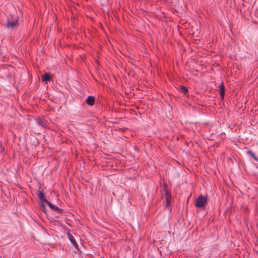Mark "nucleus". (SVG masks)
I'll return each instance as SVG.
<instances>
[{"instance_id":"nucleus-9","label":"nucleus","mask_w":258,"mask_h":258,"mask_svg":"<svg viewBox=\"0 0 258 258\" xmlns=\"http://www.w3.org/2000/svg\"><path fill=\"white\" fill-rule=\"evenodd\" d=\"M220 95L222 98L224 97L225 95V87L223 83H221L220 85Z\"/></svg>"},{"instance_id":"nucleus-8","label":"nucleus","mask_w":258,"mask_h":258,"mask_svg":"<svg viewBox=\"0 0 258 258\" xmlns=\"http://www.w3.org/2000/svg\"><path fill=\"white\" fill-rule=\"evenodd\" d=\"M247 154L251 156L255 161L258 162V157L253 153V152L252 151L248 150L247 152Z\"/></svg>"},{"instance_id":"nucleus-10","label":"nucleus","mask_w":258,"mask_h":258,"mask_svg":"<svg viewBox=\"0 0 258 258\" xmlns=\"http://www.w3.org/2000/svg\"><path fill=\"white\" fill-rule=\"evenodd\" d=\"M36 121H37V122L40 126H42L44 128L46 127V123H45V121H44L43 120H42L40 118H38V119H37Z\"/></svg>"},{"instance_id":"nucleus-7","label":"nucleus","mask_w":258,"mask_h":258,"mask_svg":"<svg viewBox=\"0 0 258 258\" xmlns=\"http://www.w3.org/2000/svg\"><path fill=\"white\" fill-rule=\"evenodd\" d=\"M95 98L93 96H89L86 100V102L87 104L90 106H92L94 104Z\"/></svg>"},{"instance_id":"nucleus-4","label":"nucleus","mask_w":258,"mask_h":258,"mask_svg":"<svg viewBox=\"0 0 258 258\" xmlns=\"http://www.w3.org/2000/svg\"><path fill=\"white\" fill-rule=\"evenodd\" d=\"M12 21H11L9 19L8 20L7 27L9 29L13 28L17 25L18 22V18L17 17L14 16V17H12Z\"/></svg>"},{"instance_id":"nucleus-2","label":"nucleus","mask_w":258,"mask_h":258,"mask_svg":"<svg viewBox=\"0 0 258 258\" xmlns=\"http://www.w3.org/2000/svg\"><path fill=\"white\" fill-rule=\"evenodd\" d=\"M208 198L207 196H201L199 197L196 201V206L197 208H204L207 203Z\"/></svg>"},{"instance_id":"nucleus-1","label":"nucleus","mask_w":258,"mask_h":258,"mask_svg":"<svg viewBox=\"0 0 258 258\" xmlns=\"http://www.w3.org/2000/svg\"><path fill=\"white\" fill-rule=\"evenodd\" d=\"M163 196L165 199V201L164 202V204L166 206H167L171 202V194L169 191L167 185L166 184H163Z\"/></svg>"},{"instance_id":"nucleus-5","label":"nucleus","mask_w":258,"mask_h":258,"mask_svg":"<svg viewBox=\"0 0 258 258\" xmlns=\"http://www.w3.org/2000/svg\"><path fill=\"white\" fill-rule=\"evenodd\" d=\"M68 236L69 240L76 248L78 247V245L75 240L74 236L70 232H68Z\"/></svg>"},{"instance_id":"nucleus-11","label":"nucleus","mask_w":258,"mask_h":258,"mask_svg":"<svg viewBox=\"0 0 258 258\" xmlns=\"http://www.w3.org/2000/svg\"><path fill=\"white\" fill-rule=\"evenodd\" d=\"M42 80L43 81L47 82L50 80V76L47 74L45 73L42 77Z\"/></svg>"},{"instance_id":"nucleus-6","label":"nucleus","mask_w":258,"mask_h":258,"mask_svg":"<svg viewBox=\"0 0 258 258\" xmlns=\"http://www.w3.org/2000/svg\"><path fill=\"white\" fill-rule=\"evenodd\" d=\"M45 204H47L50 209L57 211L58 213L61 212V209H60L58 207H56V206L53 205L49 202H48L47 200L45 201Z\"/></svg>"},{"instance_id":"nucleus-12","label":"nucleus","mask_w":258,"mask_h":258,"mask_svg":"<svg viewBox=\"0 0 258 258\" xmlns=\"http://www.w3.org/2000/svg\"><path fill=\"white\" fill-rule=\"evenodd\" d=\"M180 91L184 94H186L188 92L187 88L184 86H180Z\"/></svg>"},{"instance_id":"nucleus-3","label":"nucleus","mask_w":258,"mask_h":258,"mask_svg":"<svg viewBox=\"0 0 258 258\" xmlns=\"http://www.w3.org/2000/svg\"><path fill=\"white\" fill-rule=\"evenodd\" d=\"M37 196L38 198H39V200L40 201L41 206L42 210L44 213H45V201H47V200L44 199L45 194L43 193V192L42 191H39L37 192Z\"/></svg>"}]
</instances>
